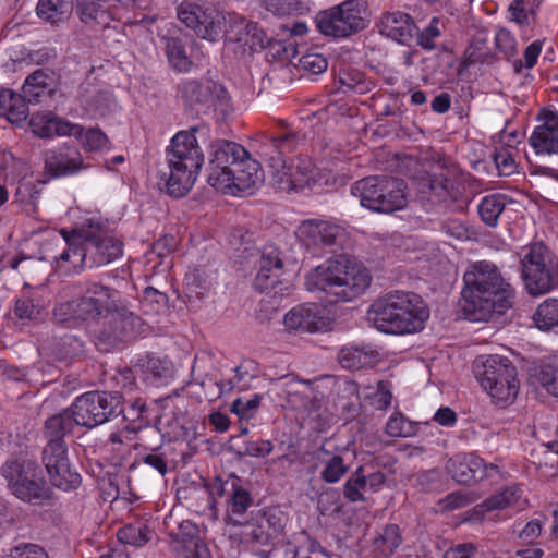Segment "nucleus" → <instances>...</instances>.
Returning <instances> with one entry per match:
<instances>
[{"instance_id": "nucleus-51", "label": "nucleus", "mask_w": 558, "mask_h": 558, "mask_svg": "<svg viewBox=\"0 0 558 558\" xmlns=\"http://www.w3.org/2000/svg\"><path fill=\"white\" fill-rule=\"evenodd\" d=\"M538 380L550 395L558 397V361L542 368Z\"/></svg>"}, {"instance_id": "nucleus-38", "label": "nucleus", "mask_w": 558, "mask_h": 558, "mask_svg": "<svg viewBox=\"0 0 558 558\" xmlns=\"http://www.w3.org/2000/svg\"><path fill=\"white\" fill-rule=\"evenodd\" d=\"M47 474L51 485L64 492L74 490L81 484V475L71 469L69 461L51 468Z\"/></svg>"}, {"instance_id": "nucleus-29", "label": "nucleus", "mask_w": 558, "mask_h": 558, "mask_svg": "<svg viewBox=\"0 0 558 558\" xmlns=\"http://www.w3.org/2000/svg\"><path fill=\"white\" fill-rule=\"evenodd\" d=\"M283 263L275 248L264 251L259 262V269L254 286L259 292H267L276 288L282 274Z\"/></svg>"}, {"instance_id": "nucleus-36", "label": "nucleus", "mask_w": 558, "mask_h": 558, "mask_svg": "<svg viewBox=\"0 0 558 558\" xmlns=\"http://www.w3.org/2000/svg\"><path fill=\"white\" fill-rule=\"evenodd\" d=\"M137 366L144 374L145 380L151 384H158V381L172 376V364L166 357L146 355L138 360Z\"/></svg>"}, {"instance_id": "nucleus-25", "label": "nucleus", "mask_w": 558, "mask_h": 558, "mask_svg": "<svg viewBox=\"0 0 558 558\" xmlns=\"http://www.w3.org/2000/svg\"><path fill=\"white\" fill-rule=\"evenodd\" d=\"M446 469L459 484L471 483L485 478V461L474 453H460L450 458Z\"/></svg>"}, {"instance_id": "nucleus-63", "label": "nucleus", "mask_w": 558, "mask_h": 558, "mask_svg": "<svg viewBox=\"0 0 558 558\" xmlns=\"http://www.w3.org/2000/svg\"><path fill=\"white\" fill-rule=\"evenodd\" d=\"M143 464L156 470V472L163 476L168 472V463L162 454L153 451L142 458Z\"/></svg>"}, {"instance_id": "nucleus-39", "label": "nucleus", "mask_w": 558, "mask_h": 558, "mask_svg": "<svg viewBox=\"0 0 558 558\" xmlns=\"http://www.w3.org/2000/svg\"><path fill=\"white\" fill-rule=\"evenodd\" d=\"M506 204V196L502 194H492L483 197L478 205L482 221L488 227H496Z\"/></svg>"}, {"instance_id": "nucleus-62", "label": "nucleus", "mask_w": 558, "mask_h": 558, "mask_svg": "<svg viewBox=\"0 0 558 558\" xmlns=\"http://www.w3.org/2000/svg\"><path fill=\"white\" fill-rule=\"evenodd\" d=\"M108 138L106 134L98 129H89L85 134V147L93 151L106 146Z\"/></svg>"}, {"instance_id": "nucleus-49", "label": "nucleus", "mask_w": 558, "mask_h": 558, "mask_svg": "<svg viewBox=\"0 0 558 558\" xmlns=\"http://www.w3.org/2000/svg\"><path fill=\"white\" fill-rule=\"evenodd\" d=\"M266 9L275 15L284 16L301 14L307 10V7L301 0H268Z\"/></svg>"}, {"instance_id": "nucleus-5", "label": "nucleus", "mask_w": 558, "mask_h": 558, "mask_svg": "<svg viewBox=\"0 0 558 558\" xmlns=\"http://www.w3.org/2000/svg\"><path fill=\"white\" fill-rule=\"evenodd\" d=\"M199 126L178 132L167 149L168 172H162L165 191L174 198L185 196L204 163V154L195 136Z\"/></svg>"}, {"instance_id": "nucleus-23", "label": "nucleus", "mask_w": 558, "mask_h": 558, "mask_svg": "<svg viewBox=\"0 0 558 558\" xmlns=\"http://www.w3.org/2000/svg\"><path fill=\"white\" fill-rule=\"evenodd\" d=\"M29 128L36 136L44 138L64 135L78 138L84 133L82 125L65 121L52 113H34L29 120Z\"/></svg>"}, {"instance_id": "nucleus-34", "label": "nucleus", "mask_w": 558, "mask_h": 558, "mask_svg": "<svg viewBox=\"0 0 558 558\" xmlns=\"http://www.w3.org/2000/svg\"><path fill=\"white\" fill-rule=\"evenodd\" d=\"M73 5V0H39L36 14L46 23L59 26L71 17Z\"/></svg>"}, {"instance_id": "nucleus-19", "label": "nucleus", "mask_w": 558, "mask_h": 558, "mask_svg": "<svg viewBox=\"0 0 558 558\" xmlns=\"http://www.w3.org/2000/svg\"><path fill=\"white\" fill-rule=\"evenodd\" d=\"M60 234L64 241L65 247L59 256L53 257L58 270L64 274L78 272L84 267H89L88 256H85L81 263H76V253H85V238H83V229L65 230L61 229Z\"/></svg>"}, {"instance_id": "nucleus-58", "label": "nucleus", "mask_w": 558, "mask_h": 558, "mask_svg": "<svg viewBox=\"0 0 558 558\" xmlns=\"http://www.w3.org/2000/svg\"><path fill=\"white\" fill-rule=\"evenodd\" d=\"M39 307L31 299H20L15 302L14 314L22 320H34L39 316Z\"/></svg>"}, {"instance_id": "nucleus-46", "label": "nucleus", "mask_w": 558, "mask_h": 558, "mask_svg": "<svg viewBox=\"0 0 558 558\" xmlns=\"http://www.w3.org/2000/svg\"><path fill=\"white\" fill-rule=\"evenodd\" d=\"M367 485L364 480V468L359 466L355 472L347 480L343 485V496L350 502H361L365 500L363 490H366Z\"/></svg>"}, {"instance_id": "nucleus-15", "label": "nucleus", "mask_w": 558, "mask_h": 558, "mask_svg": "<svg viewBox=\"0 0 558 558\" xmlns=\"http://www.w3.org/2000/svg\"><path fill=\"white\" fill-rule=\"evenodd\" d=\"M247 150L235 142L227 140L215 141L210 145L208 183L219 191L230 187V174L234 171Z\"/></svg>"}, {"instance_id": "nucleus-26", "label": "nucleus", "mask_w": 558, "mask_h": 558, "mask_svg": "<svg viewBox=\"0 0 558 558\" xmlns=\"http://www.w3.org/2000/svg\"><path fill=\"white\" fill-rule=\"evenodd\" d=\"M264 182V173L259 162L247 157H243L234 171L230 174V187L225 193L234 194L235 192H248L260 186Z\"/></svg>"}, {"instance_id": "nucleus-4", "label": "nucleus", "mask_w": 558, "mask_h": 558, "mask_svg": "<svg viewBox=\"0 0 558 558\" xmlns=\"http://www.w3.org/2000/svg\"><path fill=\"white\" fill-rule=\"evenodd\" d=\"M368 271L361 265H350L349 258L339 256L317 266L306 276L310 291H322L329 303L351 301L362 294L371 283Z\"/></svg>"}, {"instance_id": "nucleus-28", "label": "nucleus", "mask_w": 558, "mask_h": 558, "mask_svg": "<svg viewBox=\"0 0 558 558\" xmlns=\"http://www.w3.org/2000/svg\"><path fill=\"white\" fill-rule=\"evenodd\" d=\"M379 33L400 44H408L416 29L413 19L404 12H385L376 24Z\"/></svg>"}, {"instance_id": "nucleus-20", "label": "nucleus", "mask_w": 558, "mask_h": 558, "mask_svg": "<svg viewBox=\"0 0 558 558\" xmlns=\"http://www.w3.org/2000/svg\"><path fill=\"white\" fill-rule=\"evenodd\" d=\"M121 0H73V11L88 29L107 28L113 20L112 4Z\"/></svg>"}, {"instance_id": "nucleus-33", "label": "nucleus", "mask_w": 558, "mask_h": 558, "mask_svg": "<svg viewBox=\"0 0 558 558\" xmlns=\"http://www.w3.org/2000/svg\"><path fill=\"white\" fill-rule=\"evenodd\" d=\"M27 102L24 94L0 87V116L5 117L12 124L20 125L27 119Z\"/></svg>"}, {"instance_id": "nucleus-22", "label": "nucleus", "mask_w": 558, "mask_h": 558, "mask_svg": "<svg viewBox=\"0 0 558 558\" xmlns=\"http://www.w3.org/2000/svg\"><path fill=\"white\" fill-rule=\"evenodd\" d=\"M288 329L302 332H316L326 329L329 325L319 306L315 303L299 305L290 310L284 316Z\"/></svg>"}, {"instance_id": "nucleus-57", "label": "nucleus", "mask_w": 558, "mask_h": 558, "mask_svg": "<svg viewBox=\"0 0 558 558\" xmlns=\"http://www.w3.org/2000/svg\"><path fill=\"white\" fill-rule=\"evenodd\" d=\"M239 19H243L242 16H236L232 14H228L226 22V31L223 35H228L229 39L236 43H244L245 45L250 44L248 36L245 34V28L240 24Z\"/></svg>"}, {"instance_id": "nucleus-3", "label": "nucleus", "mask_w": 558, "mask_h": 558, "mask_svg": "<svg viewBox=\"0 0 558 558\" xmlns=\"http://www.w3.org/2000/svg\"><path fill=\"white\" fill-rule=\"evenodd\" d=\"M367 315L379 331L403 335L422 330L429 311L418 294L392 291L376 300Z\"/></svg>"}, {"instance_id": "nucleus-32", "label": "nucleus", "mask_w": 558, "mask_h": 558, "mask_svg": "<svg viewBox=\"0 0 558 558\" xmlns=\"http://www.w3.org/2000/svg\"><path fill=\"white\" fill-rule=\"evenodd\" d=\"M167 535L174 553L199 539V529L191 520L178 521L172 515L165 520Z\"/></svg>"}, {"instance_id": "nucleus-10", "label": "nucleus", "mask_w": 558, "mask_h": 558, "mask_svg": "<svg viewBox=\"0 0 558 558\" xmlns=\"http://www.w3.org/2000/svg\"><path fill=\"white\" fill-rule=\"evenodd\" d=\"M476 377L490 397L497 402L513 401L519 392L517 368L509 359L489 355L475 362Z\"/></svg>"}, {"instance_id": "nucleus-8", "label": "nucleus", "mask_w": 558, "mask_h": 558, "mask_svg": "<svg viewBox=\"0 0 558 558\" xmlns=\"http://www.w3.org/2000/svg\"><path fill=\"white\" fill-rule=\"evenodd\" d=\"M7 487L17 499L40 506L51 500V490L40 466L31 460H8L1 466Z\"/></svg>"}, {"instance_id": "nucleus-6", "label": "nucleus", "mask_w": 558, "mask_h": 558, "mask_svg": "<svg viewBox=\"0 0 558 558\" xmlns=\"http://www.w3.org/2000/svg\"><path fill=\"white\" fill-rule=\"evenodd\" d=\"M123 413L122 396L118 392L88 391L75 399L72 405L53 415L68 418L71 432L75 425L94 428Z\"/></svg>"}, {"instance_id": "nucleus-45", "label": "nucleus", "mask_w": 558, "mask_h": 558, "mask_svg": "<svg viewBox=\"0 0 558 558\" xmlns=\"http://www.w3.org/2000/svg\"><path fill=\"white\" fill-rule=\"evenodd\" d=\"M522 490L519 486L512 485L487 498L484 502L487 510H501L515 505L521 498Z\"/></svg>"}, {"instance_id": "nucleus-12", "label": "nucleus", "mask_w": 558, "mask_h": 558, "mask_svg": "<svg viewBox=\"0 0 558 558\" xmlns=\"http://www.w3.org/2000/svg\"><path fill=\"white\" fill-rule=\"evenodd\" d=\"M296 236L311 255L322 256L341 246L345 231L332 221L307 219L298 227Z\"/></svg>"}, {"instance_id": "nucleus-59", "label": "nucleus", "mask_w": 558, "mask_h": 558, "mask_svg": "<svg viewBox=\"0 0 558 558\" xmlns=\"http://www.w3.org/2000/svg\"><path fill=\"white\" fill-rule=\"evenodd\" d=\"M410 429V423L401 414L391 416L386 424V433L391 437H407Z\"/></svg>"}, {"instance_id": "nucleus-54", "label": "nucleus", "mask_w": 558, "mask_h": 558, "mask_svg": "<svg viewBox=\"0 0 558 558\" xmlns=\"http://www.w3.org/2000/svg\"><path fill=\"white\" fill-rule=\"evenodd\" d=\"M240 24L245 28V34L250 35V44L253 47L265 48L269 43L267 34L258 27L255 22L246 21L245 19H239Z\"/></svg>"}, {"instance_id": "nucleus-42", "label": "nucleus", "mask_w": 558, "mask_h": 558, "mask_svg": "<svg viewBox=\"0 0 558 558\" xmlns=\"http://www.w3.org/2000/svg\"><path fill=\"white\" fill-rule=\"evenodd\" d=\"M533 319L541 330L548 331L558 328V299L548 298L544 300L537 306Z\"/></svg>"}, {"instance_id": "nucleus-7", "label": "nucleus", "mask_w": 558, "mask_h": 558, "mask_svg": "<svg viewBox=\"0 0 558 558\" xmlns=\"http://www.w3.org/2000/svg\"><path fill=\"white\" fill-rule=\"evenodd\" d=\"M521 278L527 293L544 295L554 290V272L558 267V256L543 241L522 247L519 253Z\"/></svg>"}, {"instance_id": "nucleus-14", "label": "nucleus", "mask_w": 558, "mask_h": 558, "mask_svg": "<svg viewBox=\"0 0 558 558\" xmlns=\"http://www.w3.org/2000/svg\"><path fill=\"white\" fill-rule=\"evenodd\" d=\"M178 19L198 37L209 41L218 40L227 32V16L211 4L183 2L178 8Z\"/></svg>"}, {"instance_id": "nucleus-48", "label": "nucleus", "mask_w": 558, "mask_h": 558, "mask_svg": "<svg viewBox=\"0 0 558 558\" xmlns=\"http://www.w3.org/2000/svg\"><path fill=\"white\" fill-rule=\"evenodd\" d=\"M325 466L320 472V478L328 484L337 483L348 472L343 458L339 454L331 456L325 462Z\"/></svg>"}, {"instance_id": "nucleus-56", "label": "nucleus", "mask_w": 558, "mask_h": 558, "mask_svg": "<svg viewBox=\"0 0 558 558\" xmlns=\"http://www.w3.org/2000/svg\"><path fill=\"white\" fill-rule=\"evenodd\" d=\"M260 395H254V397L247 401L238 398L232 402L230 411L239 415L240 418H250L254 411L260 405Z\"/></svg>"}, {"instance_id": "nucleus-52", "label": "nucleus", "mask_w": 558, "mask_h": 558, "mask_svg": "<svg viewBox=\"0 0 558 558\" xmlns=\"http://www.w3.org/2000/svg\"><path fill=\"white\" fill-rule=\"evenodd\" d=\"M299 66L308 73L320 74L327 70L328 62L320 53H306L299 59Z\"/></svg>"}, {"instance_id": "nucleus-55", "label": "nucleus", "mask_w": 558, "mask_h": 558, "mask_svg": "<svg viewBox=\"0 0 558 558\" xmlns=\"http://www.w3.org/2000/svg\"><path fill=\"white\" fill-rule=\"evenodd\" d=\"M496 48L505 58L511 59L517 54V41L511 33L505 28L497 32L495 37Z\"/></svg>"}, {"instance_id": "nucleus-53", "label": "nucleus", "mask_w": 558, "mask_h": 558, "mask_svg": "<svg viewBox=\"0 0 558 558\" xmlns=\"http://www.w3.org/2000/svg\"><path fill=\"white\" fill-rule=\"evenodd\" d=\"M274 449V445L270 440H247L244 442L242 451L238 452L239 457L250 456L255 458H265Z\"/></svg>"}, {"instance_id": "nucleus-13", "label": "nucleus", "mask_w": 558, "mask_h": 558, "mask_svg": "<svg viewBox=\"0 0 558 558\" xmlns=\"http://www.w3.org/2000/svg\"><path fill=\"white\" fill-rule=\"evenodd\" d=\"M82 229L83 238H85V253L77 251V263H81L85 256H88L89 267H99L116 260L122 255V241L108 234L101 222L90 221L87 226H83Z\"/></svg>"}, {"instance_id": "nucleus-1", "label": "nucleus", "mask_w": 558, "mask_h": 558, "mask_svg": "<svg viewBox=\"0 0 558 558\" xmlns=\"http://www.w3.org/2000/svg\"><path fill=\"white\" fill-rule=\"evenodd\" d=\"M116 295L113 289L89 282L81 298L56 304L53 320L68 327H77L80 323L106 319L109 329L99 330L95 343L100 351H109L123 340L129 324V318L118 310Z\"/></svg>"}, {"instance_id": "nucleus-37", "label": "nucleus", "mask_w": 558, "mask_h": 558, "mask_svg": "<svg viewBox=\"0 0 558 558\" xmlns=\"http://www.w3.org/2000/svg\"><path fill=\"white\" fill-rule=\"evenodd\" d=\"M402 536L397 524H388L374 539V551L378 558H389L400 546Z\"/></svg>"}, {"instance_id": "nucleus-9", "label": "nucleus", "mask_w": 558, "mask_h": 558, "mask_svg": "<svg viewBox=\"0 0 558 558\" xmlns=\"http://www.w3.org/2000/svg\"><path fill=\"white\" fill-rule=\"evenodd\" d=\"M352 194L363 207L378 213H393L407 205L403 181L385 175H372L356 181Z\"/></svg>"}, {"instance_id": "nucleus-16", "label": "nucleus", "mask_w": 558, "mask_h": 558, "mask_svg": "<svg viewBox=\"0 0 558 558\" xmlns=\"http://www.w3.org/2000/svg\"><path fill=\"white\" fill-rule=\"evenodd\" d=\"M181 92L185 101L197 109L219 110L223 116L232 110L228 90L211 80L186 81L182 83Z\"/></svg>"}, {"instance_id": "nucleus-2", "label": "nucleus", "mask_w": 558, "mask_h": 558, "mask_svg": "<svg viewBox=\"0 0 558 558\" xmlns=\"http://www.w3.org/2000/svg\"><path fill=\"white\" fill-rule=\"evenodd\" d=\"M515 290L492 262L470 264L463 275L461 310L469 320L487 322L514 305Z\"/></svg>"}, {"instance_id": "nucleus-40", "label": "nucleus", "mask_w": 558, "mask_h": 558, "mask_svg": "<svg viewBox=\"0 0 558 558\" xmlns=\"http://www.w3.org/2000/svg\"><path fill=\"white\" fill-rule=\"evenodd\" d=\"M165 51L170 65L178 72H187L192 61L186 56L185 46L178 37H165Z\"/></svg>"}, {"instance_id": "nucleus-35", "label": "nucleus", "mask_w": 558, "mask_h": 558, "mask_svg": "<svg viewBox=\"0 0 558 558\" xmlns=\"http://www.w3.org/2000/svg\"><path fill=\"white\" fill-rule=\"evenodd\" d=\"M378 354L365 347L343 348L339 353V363L347 369H361L376 365Z\"/></svg>"}, {"instance_id": "nucleus-47", "label": "nucleus", "mask_w": 558, "mask_h": 558, "mask_svg": "<svg viewBox=\"0 0 558 558\" xmlns=\"http://www.w3.org/2000/svg\"><path fill=\"white\" fill-rule=\"evenodd\" d=\"M446 29V23L440 17H433L429 24L417 34V45L424 50H434L435 40L439 38Z\"/></svg>"}, {"instance_id": "nucleus-43", "label": "nucleus", "mask_w": 558, "mask_h": 558, "mask_svg": "<svg viewBox=\"0 0 558 558\" xmlns=\"http://www.w3.org/2000/svg\"><path fill=\"white\" fill-rule=\"evenodd\" d=\"M117 537L122 543L140 547L151 539L153 531L143 522H135L119 529Z\"/></svg>"}, {"instance_id": "nucleus-61", "label": "nucleus", "mask_w": 558, "mask_h": 558, "mask_svg": "<svg viewBox=\"0 0 558 558\" xmlns=\"http://www.w3.org/2000/svg\"><path fill=\"white\" fill-rule=\"evenodd\" d=\"M444 558H478L477 547L472 543L459 544L447 549Z\"/></svg>"}, {"instance_id": "nucleus-11", "label": "nucleus", "mask_w": 558, "mask_h": 558, "mask_svg": "<svg viewBox=\"0 0 558 558\" xmlns=\"http://www.w3.org/2000/svg\"><path fill=\"white\" fill-rule=\"evenodd\" d=\"M366 7L359 0H345L316 15L318 31L328 37L347 38L367 26Z\"/></svg>"}, {"instance_id": "nucleus-44", "label": "nucleus", "mask_w": 558, "mask_h": 558, "mask_svg": "<svg viewBox=\"0 0 558 558\" xmlns=\"http://www.w3.org/2000/svg\"><path fill=\"white\" fill-rule=\"evenodd\" d=\"M427 184L429 191L439 199H457L459 196L457 182L453 179L444 175L442 173L434 174L430 177L427 181Z\"/></svg>"}, {"instance_id": "nucleus-18", "label": "nucleus", "mask_w": 558, "mask_h": 558, "mask_svg": "<svg viewBox=\"0 0 558 558\" xmlns=\"http://www.w3.org/2000/svg\"><path fill=\"white\" fill-rule=\"evenodd\" d=\"M263 138L259 156L268 162L270 168H284L286 156L293 153L301 141L299 134L292 130L264 133Z\"/></svg>"}, {"instance_id": "nucleus-31", "label": "nucleus", "mask_w": 558, "mask_h": 558, "mask_svg": "<svg viewBox=\"0 0 558 558\" xmlns=\"http://www.w3.org/2000/svg\"><path fill=\"white\" fill-rule=\"evenodd\" d=\"M58 76L50 69H38L29 74L22 87L28 102L38 101L44 94L51 95L57 86Z\"/></svg>"}, {"instance_id": "nucleus-41", "label": "nucleus", "mask_w": 558, "mask_h": 558, "mask_svg": "<svg viewBox=\"0 0 558 558\" xmlns=\"http://www.w3.org/2000/svg\"><path fill=\"white\" fill-rule=\"evenodd\" d=\"M241 542L251 545H268L272 535L269 529H266L264 522H260L257 515L251 520H246L244 524L240 525Z\"/></svg>"}, {"instance_id": "nucleus-27", "label": "nucleus", "mask_w": 558, "mask_h": 558, "mask_svg": "<svg viewBox=\"0 0 558 558\" xmlns=\"http://www.w3.org/2000/svg\"><path fill=\"white\" fill-rule=\"evenodd\" d=\"M539 119L542 123L534 129L529 142L536 154H556L558 151V114L546 110Z\"/></svg>"}, {"instance_id": "nucleus-24", "label": "nucleus", "mask_w": 558, "mask_h": 558, "mask_svg": "<svg viewBox=\"0 0 558 558\" xmlns=\"http://www.w3.org/2000/svg\"><path fill=\"white\" fill-rule=\"evenodd\" d=\"M312 162L305 157H296L288 163L284 160V168H271L278 189L282 191L302 190L312 172Z\"/></svg>"}, {"instance_id": "nucleus-60", "label": "nucleus", "mask_w": 558, "mask_h": 558, "mask_svg": "<svg viewBox=\"0 0 558 558\" xmlns=\"http://www.w3.org/2000/svg\"><path fill=\"white\" fill-rule=\"evenodd\" d=\"M175 554L179 558H211L210 550L202 538L191 545L187 544L184 549H180Z\"/></svg>"}, {"instance_id": "nucleus-30", "label": "nucleus", "mask_w": 558, "mask_h": 558, "mask_svg": "<svg viewBox=\"0 0 558 558\" xmlns=\"http://www.w3.org/2000/svg\"><path fill=\"white\" fill-rule=\"evenodd\" d=\"M233 478L230 483V495L227 500V509L223 521L227 525L238 526L247 520L246 511L253 505L251 493L235 483Z\"/></svg>"}, {"instance_id": "nucleus-17", "label": "nucleus", "mask_w": 558, "mask_h": 558, "mask_svg": "<svg viewBox=\"0 0 558 558\" xmlns=\"http://www.w3.org/2000/svg\"><path fill=\"white\" fill-rule=\"evenodd\" d=\"M71 433V422L68 418L51 416L46 421L44 434L47 445L41 452V461L46 471L69 461L64 436Z\"/></svg>"}, {"instance_id": "nucleus-21", "label": "nucleus", "mask_w": 558, "mask_h": 558, "mask_svg": "<svg viewBox=\"0 0 558 558\" xmlns=\"http://www.w3.org/2000/svg\"><path fill=\"white\" fill-rule=\"evenodd\" d=\"M83 158L74 146L64 145L45 154V170L51 177H64L76 173L83 168Z\"/></svg>"}, {"instance_id": "nucleus-50", "label": "nucleus", "mask_w": 558, "mask_h": 558, "mask_svg": "<svg viewBox=\"0 0 558 558\" xmlns=\"http://www.w3.org/2000/svg\"><path fill=\"white\" fill-rule=\"evenodd\" d=\"M2 558H49V555L40 545L22 543L11 548Z\"/></svg>"}, {"instance_id": "nucleus-64", "label": "nucleus", "mask_w": 558, "mask_h": 558, "mask_svg": "<svg viewBox=\"0 0 558 558\" xmlns=\"http://www.w3.org/2000/svg\"><path fill=\"white\" fill-rule=\"evenodd\" d=\"M527 3L529 0H514L510 4L509 11L512 15L513 21H515L519 24L529 23V10L526 8Z\"/></svg>"}]
</instances>
